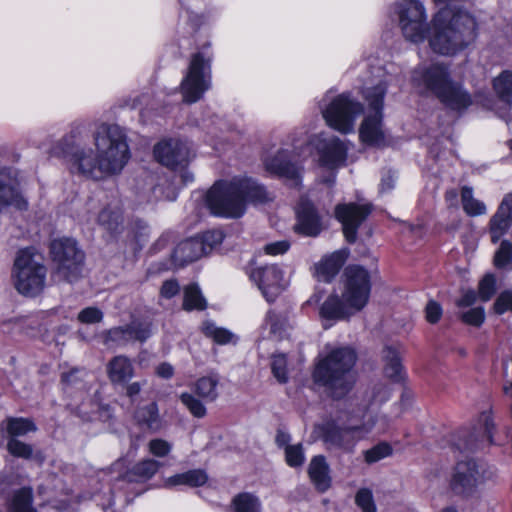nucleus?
<instances>
[{
	"label": "nucleus",
	"mask_w": 512,
	"mask_h": 512,
	"mask_svg": "<svg viewBox=\"0 0 512 512\" xmlns=\"http://www.w3.org/2000/svg\"><path fill=\"white\" fill-rule=\"evenodd\" d=\"M265 170L271 175L284 179L291 186H299L302 181L301 166L291 159V152L279 149L275 154L264 159Z\"/></svg>",
	"instance_id": "19"
},
{
	"label": "nucleus",
	"mask_w": 512,
	"mask_h": 512,
	"mask_svg": "<svg viewBox=\"0 0 512 512\" xmlns=\"http://www.w3.org/2000/svg\"><path fill=\"white\" fill-rule=\"evenodd\" d=\"M494 422L490 411H483L469 428L459 430L454 445L461 451H475L493 444Z\"/></svg>",
	"instance_id": "14"
},
{
	"label": "nucleus",
	"mask_w": 512,
	"mask_h": 512,
	"mask_svg": "<svg viewBox=\"0 0 512 512\" xmlns=\"http://www.w3.org/2000/svg\"><path fill=\"white\" fill-rule=\"evenodd\" d=\"M395 14L404 38L414 44L428 40L437 54L452 56L466 49L477 36L475 18L467 11L446 5L427 22V11L420 0H401Z\"/></svg>",
	"instance_id": "1"
},
{
	"label": "nucleus",
	"mask_w": 512,
	"mask_h": 512,
	"mask_svg": "<svg viewBox=\"0 0 512 512\" xmlns=\"http://www.w3.org/2000/svg\"><path fill=\"white\" fill-rule=\"evenodd\" d=\"M491 477L492 473L486 475L483 465L478 464L474 459H467L457 462L449 486L453 493L469 496L476 491L481 483Z\"/></svg>",
	"instance_id": "15"
},
{
	"label": "nucleus",
	"mask_w": 512,
	"mask_h": 512,
	"mask_svg": "<svg viewBox=\"0 0 512 512\" xmlns=\"http://www.w3.org/2000/svg\"><path fill=\"white\" fill-rule=\"evenodd\" d=\"M147 179L149 180L148 184L150 190V194L147 196L148 202H155L159 200L175 201L177 199L178 191L174 185L169 184L164 188L163 184H156V176L153 174H149Z\"/></svg>",
	"instance_id": "39"
},
{
	"label": "nucleus",
	"mask_w": 512,
	"mask_h": 512,
	"mask_svg": "<svg viewBox=\"0 0 512 512\" xmlns=\"http://www.w3.org/2000/svg\"><path fill=\"white\" fill-rule=\"evenodd\" d=\"M462 206L466 214L469 216H480L487 212L485 204L474 198L471 187L464 186L461 190Z\"/></svg>",
	"instance_id": "42"
},
{
	"label": "nucleus",
	"mask_w": 512,
	"mask_h": 512,
	"mask_svg": "<svg viewBox=\"0 0 512 512\" xmlns=\"http://www.w3.org/2000/svg\"><path fill=\"white\" fill-rule=\"evenodd\" d=\"M107 375L114 385L127 384L134 377L131 360L124 355L113 357L107 364Z\"/></svg>",
	"instance_id": "30"
},
{
	"label": "nucleus",
	"mask_w": 512,
	"mask_h": 512,
	"mask_svg": "<svg viewBox=\"0 0 512 512\" xmlns=\"http://www.w3.org/2000/svg\"><path fill=\"white\" fill-rule=\"evenodd\" d=\"M179 290H180V286L176 280H174V279L166 280L162 284V287L160 289V295L163 298L170 299V298L174 297L175 295H177L179 293Z\"/></svg>",
	"instance_id": "59"
},
{
	"label": "nucleus",
	"mask_w": 512,
	"mask_h": 512,
	"mask_svg": "<svg viewBox=\"0 0 512 512\" xmlns=\"http://www.w3.org/2000/svg\"><path fill=\"white\" fill-rule=\"evenodd\" d=\"M309 143L316 150L322 167L335 170L345 165L349 149L346 141L334 135L319 133Z\"/></svg>",
	"instance_id": "17"
},
{
	"label": "nucleus",
	"mask_w": 512,
	"mask_h": 512,
	"mask_svg": "<svg viewBox=\"0 0 512 512\" xmlns=\"http://www.w3.org/2000/svg\"><path fill=\"white\" fill-rule=\"evenodd\" d=\"M345 286L340 299L329 296L320 308V316L325 321H338L361 311L368 303L371 292L369 272L358 265L345 269Z\"/></svg>",
	"instance_id": "8"
},
{
	"label": "nucleus",
	"mask_w": 512,
	"mask_h": 512,
	"mask_svg": "<svg viewBox=\"0 0 512 512\" xmlns=\"http://www.w3.org/2000/svg\"><path fill=\"white\" fill-rule=\"evenodd\" d=\"M50 253L57 265V274L73 282L78 279L82 272L84 253L78 248L72 238H57L50 244Z\"/></svg>",
	"instance_id": "13"
},
{
	"label": "nucleus",
	"mask_w": 512,
	"mask_h": 512,
	"mask_svg": "<svg viewBox=\"0 0 512 512\" xmlns=\"http://www.w3.org/2000/svg\"><path fill=\"white\" fill-rule=\"evenodd\" d=\"M399 82L398 76L387 67H371L362 78L361 95L367 104V113L359 129L361 141L372 147L390 144V135L384 126V99L388 87Z\"/></svg>",
	"instance_id": "6"
},
{
	"label": "nucleus",
	"mask_w": 512,
	"mask_h": 512,
	"mask_svg": "<svg viewBox=\"0 0 512 512\" xmlns=\"http://www.w3.org/2000/svg\"><path fill=\"white\" fill-rule=\"evenodd\" d=\"M134 417L139 425L149 430L157 431L161 427L158 406L155 402L137 408Z\"/></svg>",
	"instance_id": "36"
},
{
	"label": "nucleus",
	"mask_w": 512,
	"mask_h": 512,
	"mask_svg": "<svg viewBox=\"0 0 512 512\" xmlns=\"http://www.w3.org/2000/svg\"><path fill=\"white\" fill-rule=\"evenodd\" d=\"M148 447L149 452L156 457H165L172 449V445L168 441L160 438L152 439Z\"/></svg>",
	"instance_id": "54"
},
{
	"label": "nucleus",
	"mask_w": 512,
	"mask_h": 512,
	"mask_svg": "<svg viewBox=\"0 0 512 512\" xmlns=\"http://www.w3.org/2000/svg\"><path fill=\"white\" fill-rule=\"evenodd\" d=\"M355 503L362 512H377L373 493L369 488H361L357 491Z\"/></svg>",
	"instance_id": "47"
},
{
	"label": "nucleus",
	"mask_w": 512,
	"mask_h": 512,
	"mask_svg": "<svg viewBox=\"0 0 512 512\" xmlns=\"http://www.w3.org/2000/svg\"><path fill=\"white\" fill-rule=\"evenodd\" d=\"M308 474L317 490L324 492L330 487L329 465L324 456L317 455L311 459Z\"/></svg>",
	"instance_id": "32"
},
{
	"label": "nucleus",
	"mask_w": 512,
	"mask_h": 512,
	"mask_svg": "<svg viewBox=\"0 0 512 512\" xmlns=\"http://www.w3.org/2000/svg\"><path fill=\"white\" fill-rule=\"evenodd\" d=\"M230 512H262V502L254 493L241 492L232 498Z\"/></svg>",
	"instance_id": "37"
},
{
	"label": "nucleus",
	"mask_w": 512,
	"mask_h": 512,
	"mask_svg": "<svg viewBox=\"0 0 512 512\" xmlns=\"http://www.w3.org/2000/svg\"><path fill=\"white\" fill-rule=\"evenodd\" d=\"M160 464L153 459H145L136 464L131 471L122 472L125 468V461L118 460L111 467V473L116 472L114 480L117 482H138L150 479L159 469Z\"/></svg>",
	"instance_id": "25"
},
{
	"label": "nucleus",
	"mask_w": 512,
	"mask_h": 512,
	"mask_svg": "<svg viewBox=\"0 0 512 512\" xmlns=\"http://www.w3.org/2000/svg\"><path fill=\"white\" fill-rule=\"evenodd\" d=\"M196 237L203 244L204 255L210 253L214 248L219 246L224 239V235L221 230H208Z\"/></svg>",
	"instance_id": "45"
},
{
	"label": "nucleus",
	"mask_w": 512,
	"mask_h": 512,
	"mask_svg": "<svg viewBox=\"0 0 512 512\" xmlns=\"http://www.w3.org/2000/svg\"><path fill=\"white\" fill-rule=\"evenodd\" d=\"M476 299V292L474 290H467L463 292L462 296L457 300L456 305L459 308L470 307L476 302Z\"/></svg>",
	"instance_id": "61"
},
{
	"label": "nucleus",
	"mask_w": 512,
	"mask_h": 512,
	"mask_svg": "<svg viewBox=\"0 0 512 512\" xmlns=\"http://www.w3.org/2000/svg\"><path fill=\"white\" fill-rule=\"evenodd\" d=\"M271 371L279 383H286L288 381L287 359L285 354L279 353L272 356Z\"/></svg>",
	"instance_id": "44"
},
{
	"label": "nucleus",
	"mask_w": 512,
	"mask_h": 512,
	"mask_svg": "<svg viewBox=\"0 0 512 512\" xmlns=\"http://www.w3.org/2000/svg\"><path fill=\"white\" fill-rule=\"evenodd\" d=\"M202 333L219 345L236 344L237 335L230 330L217 326L213 321L207 320L202 323Z\"/></svg>",
	"instance_id": "38"
},
{
	"label": "nucleus",
	"mask_w": 512,
	"mask_h": 512,
	"mask_svg": "<svg viewBox=\"0 0 512 512\" xmlns=\"http://www.w3.org/2000/svg\"><path fill=\"white\" fill-rule=\"evenodd\" d=\"M382 358L385 363V375L394 382H401L404 379V370L397 349L386 345L382 351Z\"/></svg>",
	"instance_id": "34"
},
{
	"label": "nucleus",
	"mask_w": 512,
	"mask_h": 512,
	"mask_svg": "<svg viewBox=\"0 0 512 512\" xmlns=\"http://www.w3.org/2000/svg\"><path fill=\"white\" fill-rule=\"evenodd\" d=\"M460 318L465 324L479 327L485 320V312L482 307H474L461 312Z\"/></svg>",
	"instance_id": "51"
},
{
	"label": "nucleus",
	"mask_w": 512,
	"mask_h": 512,
	"mask_svg": "<svg viewBox=\"0 0 512 512\" xmlns=\"http://www.w3.org/2000/svg\"><path fill=\"white\" fill-rule=\"evenodd\" d=\"M396 181V175L392 171L385 172L381 177L380 192L386 193L394 188Z\"/></svg>",
	"instance_id": "60"
},
{
	"label": "nucleus",
	"mask_w": 512,
	"mask_h": 512,
	"mask_svg": "<svg viewBox=\"0 0 512 512\" xmlns=\"http://www.w3.org/2000/svg\"><path fill=\"white\" fill-rule=\"evenodd\" d=\"M286 463L290 467H299L304 463L305 456L301 444L287 446L285 448Z\"/></svg>",
	"instance_id": "50"
},
{
	"label": "nucleus",
	"mask_w": 512,
	"mask_h": 512,
	"mask_svg": "<svg viewBox=\"0 0 512 512\" xmlns=\"http://www.w3.org/2000/svg\"><path fill=\"white\" fill-rule=\"evenodd\" d=\"M77 218L82 224L98 225L112 236L119 232L123 222L121 201L116 194L98 191L88 198Z\"/></svg>",
	"instance_id": "10"
},
{
	"label": "nucleus",
	"mask_w": 512,
	"mask_h": 512,
	"mask_svg": "<svg viewBox=\"0 0 512 512\" xmlns=\"http://www.w3.org/2000/svg\"><path fill=\"white\" fill-rule=\"evenodd\" d=\"M297 224L295 230L305 236H317L321 231L320 217L313 204L306 198H301L297 208Z\"/></svg>",
	"instance_id": "26"
},
{
	"label": "nucleus",
	"mask_w": 512,
	"mask_h": 512,
	"mask_svg": "<svg viewBox=\"0 0 512 512\" xmlns=\"http://www.w3.org/2000/svg\"><path fill=\"white\" fill-rule=\"evenodd\" d=\"M155 159L162 165L177 170L178 166L187 165L190 159V149L187 143L179 139L163 140L155 145Z\"/></svg>",
	"instance_id": "22"
},
{
	"label": "nucleus",
	"mask_w": 512,
	"mask_h": 512,
	"mask_svg": "<svg viewBox=\"0 0 512 512\" xmlns=\"http://www.w3.org/2000/svg\"><path fill=\"white\" fill-rule=\"evenodd\" d=\"M180 5L179 19L187 22L197 30L209 22L210 16L207 12L199 11L200 0H178Z\"/></svg>",
	"instance_id": "31"
},
{
	"label": "nucleus",
	"mask_w": 512,
	"mask_h": 512,
	"mask_svg": "<svg viewBox=\"0 0 512 512\" xmlns=\"http://www.w3.org/2000/svg\"><path fill=\"white\" fill-rule=\"evenodd\" d=\"M370 212V204L348 203L336 206V219L342 224L344 236L349 243L356 241L357 230Z\"/></svg>",
	"instance_id": "20"
},
{
	"label": "nucleus",
	"mask_w": 512,
	"mask_h": 512,
	"mask_svg": "<svg viewBox=\"0 0 512 512\" xmlns=\"http://www.w3.org/2000/svg\"><path fill=\"white\" fill-rule=\"evenodd\" d=\"M151 334L149 323L132 321L129 325L108 330L104 337V344L108 348L123 347L134 341L145 342Z\"/></svg>",
	"instance_id": "21"
},
{
	"label": "nucleus",
	"mask_w": 512,
	"mask_h": 512,
	"mask_svg": "<svg viewBox=\"0 0 512 512\" xmlns=\"http://www.w3.org/2000/svg\"><path fill=\"white\" fill-rule=\"evenodd\" d=\"M290 248V243L286 240L276 241L269 244H266L264 247V251L268 255L277 256L284 254Z\"/></svg>",
	"instance_id": "57"
},
{
	"label": "nucleus",
	"mask_w": 512,
	"mask_h": 512,
	"mask_svg": "<svg viewBox=\"0 0 512 512\" xmlns=\"http://www.w3.org/2000/svg\"><path fill=\"white\" fill-rule=\"evenodd\" d=\"M249 277L267 302H273L287 286L283 270L276 264L251 268Z\"/></svg>",
	"instance_id": "18"
},
{
	"label": "nucleus",
	"mask_w": 512,
	"mask_h": 512,
	"mask_svg": "<svg viewBox=\"0 0 512 512\" xmlns=\"http://www.w3.org/2000/svg\"><path fill=\"white\" fill-rule=\"evenodd\" d=\"M357 355L347 346L327 345L315 363L312 373L316 384L323 386L334 397L345 396L355 383L353 367Z\"/></svg>",
	"instance_id": "7"
},
{
	"label": "nucleus",
	"mask_w": 512,
	"mask_h": 512,
	"mask_svg": "<svg viewBox=\"0 0 512 512\" xmlns=\"http://www.w3.org/2000/svg\"><path fill=\"white\" fill-rule=\"evenodd\" d=\"M183 307L187 311L194 309L203 310L206 308V301L196 284H190L185 288Z\"/></svg>",
	"instance_id": "43"
},
{
	"label": "nucleus",
	"mask_w": 512,
	"mask_h": 512,
	"mask_svg": "<svg viewBox=\"0 0 512 512\" xmlns=\"http://www.w3.org/2000/svg\"><path fill=\"white\" fill-rule=\"evenodd\" d=\"M492 87L498 100L512 109V70H503L494 77Z\"/></svg>",
	"instance_id": "35"
},
{
	"label": "nucleus",
	"mask_w": 512,
	"mask_h": 512,
	"mask_svg": "<svg viewBox=\"0 0 512 512\" xmlns=\"http://www.w3.org/2000/svg\"><path fill=\"white\" fill-rule=\"evenodd\" d=\"M180 400L194 417L203 418L206 415L207 410L204 404L191 393H182Z\"/></svg>",
	"instance_id": "46"
},
{
	"label": "nucleus",
	"mask_w": 512,
	"mask_h": 512,
	"mask_svg": "<svg viewBox=\"0 0 512 512\" xmlns=\"http://www.w3.org/2000/svg\"><path fill=\"white\" fill-rule=\"evenodd\" d=\"M389 398V388L384 384H377L367 392L365 403L356 411L344 412L337 420L318 425L317 430L326 446L329 449L351 453L358 441L356 434L362 435L372 431L378 434L385 432L386 417H378L375 411Z\"/></svg>",
	"instance_id": "3"
},
{
	"label": "nucleus",
	"mask_w": 512,
	"mask_h": 512,
	"mask_svg": "<svg viewBox=\"0 0 512 512\" xmlns=\"http://www.w3.org/2000/svg\"><path fill=\"white\" fill-rule=\"evenodd\" d=\"M47 269L43 255L35 247L19 249L16 253L12 278L16 290L25 296L38 295L45 286Z\"/></svg>",
	"instance_id": "9"
},
{
	"label": "nucleus",
	"mask_w": 512,
	"mask_h": 512,
	"mask_svg": "<svg viewBox=\"0 0 512 512\" xmlns=\"http://www.w3.org/2000/svg\"><path fill=\"white\" fill-rule=\"evenodd\" d=\"M479 297L482 301L490 300L496 292V278L493 274H486L479 282Z\"/></svg>",
	"instance_id": "49"
},
{
	"label": "nucleus",
	"mask_w": 512,
	"mask_h": 512,
	"mask_svg": "<svg viewBox=\"0 0 512 512\" xmlns=\"http://www.w3.org/2000/svg\"><path fill=\"white\" fill-rule=\"evenodd\" d=\"M211 44L194 53L190 59L186 73L179 85L182 101L186 104L198 102L211 88Z\"/></svg>",
	"instance_id": "12"
},
{
	"label": "nucleus",
	"mask_w": 512,
	"mask_h": 512,
	"mask_svg": "<svg viewBox=\"0 0 512 512\" xmlns=\"http://www.w3.org/2000/svg\"><path fill=\"white\" fill-rule=\"evenodd\" d=\"M204 255V247L197 237H192L180 242L172 253V260L176 266H184L187 263L198 260Z\"/></svg>",
	"instance_id": "29"
},
{
	"label": "nucleus",
	"mask_w": 512,
	"mask_h": 512,
	"mask_svg": "<svg viewBox=\"0 0 512 512\" xmlns=\"http://www.w3.org/2000/svg\"><path fill=\"white\" fill-rule=\"evenodd\" d=\"M348 257L347 250H338L323 257L315 266L319 281L330 282L340 271Z\"/></svg>",
	"instance_id": "28"
},
{
	"label": "nucleus",
	"mask_w": 512,
	"mask_h": 512,
	"mask_svg": "<svg viewBox=\"0 0 512 512\" xmlns=\"http://www.w3.org/2000/svg\"><path fill=\"white\" fill-rule=\"evenodd\" d=\"M391 452L392 449L387 443H380L366 450L364 452V458L368 464H372L386 458Z\"/></svg>",
	"instance_id": "48"
},
{
	"label": "nucleus",
	"mask_w": 512,
	"mask_h": 512,
	"mask_svg": "<svg viewBox=\"0 0 512 512\" xmlns=\"http://www.w3.org/2000/svg\"><path fill=\"white\" fill-rule=\"evenodd\" d=\"M319 109L327 126L341 134L354 132L356 120L364 111L362 103L351 93L332 96L331 91L320 100Z\"/></svg>",
	"instance_id": "11"
},
{
	"label": "nucleus",
	"mask_w": 512,
	"mask_h": 512,
	"mask_svg": "<svg viewBox=\"0 0 512 512\" xmlns=\"http://www.w3.org/2000/svg\"><path fill=\"white\" fill-rule=\"evenodd\" d=\"M275 441L279 447L286 448L287 446H290V435L284 430H278Z\"/></svg>",
	"instance_id": "64"
},
{
	"label": "nucleus",
	"mask_w": 512,
	"mask_h": 512,
	"mask_svg": "<svg viewBox=\"0 0 512 512\" xmlns=\"http://www.w3.org/2000/svg\"><path fill=\"white\" fill-rule=\"evenodd\" d=\"M273 194L256 179L237 175L216 181L205 194V205L217 217H242L249 203L258 205L272 201Z\"/></svg>",
	"instance_id": "5"
},
{
	"label": "nucleus",
	"mask_w": 512,
	"mask_h": 512,
	"mask_svg": "<svg viewBox=\"0 0 512 512\" xmlns=\"http://www.w3.org/2000/svg\"><path fill=\"white\" fill-rule=\"evenodd\" d=\"M192 123L206 134L205 141L215 150H219V145L226 140V133L236 129L235 125L227 118L210 111L204 112L200 121L196 120Z\"/></svg>",
	"instance_id": "23"
},
{
	"label": "nucleus",
	"mask_w": 512,
	"mask_h": 512,
	"mask_svg": "<svg viewBox=\"0 0 512 512\" xmlns=\"http://www.w3.org/2000/svg\"><path fill=\"white\" fill-rule=\"evenodd\" d=\"M3 437L7 439L8 452L17 458L30 459L33 457L32 445L21 441L19 438L30 432H35V423L27 418H8L0 425Z\"/></svg>",
	"instance_id": "16"
},
{
	"label": "nucleus",
	"mask_w": 512,
	"mask_h": 512,
	"mask_svg": "<svg viewBox=\"0 0 512 512\" xmlns=\"http://www.w3.org/2000/svg\"><path fill=\"white\" fill-rule=\"evenodd\" d=\"M284 326V319L281 315L270 310L267 312L264 319L263 328L269 329V334L277 335L281 332Z\"/></svg>",
	"instance_id": "52"
},
{
	"label": "nucleus",
	"mask_w": 512,
	"mask_h": 512,
	"mask_svg": "<svg viewBox=\"0 0 512 512\" xmlns=\"http://www.w3.org/2000/svg\"><path fill=\"white\" fill-rule=\"evenodd\" d=\"M80 127L72 128L57 143V148L66 157L69 170L87 179L101 180L119 175L131 158L127 133L117 124L102 122L93 132L96 151L77 142Z\"/></svg>",
	"instance_id": "2"
},
{
	"label": "nucleus",
	"mask_w": 512,
	"mask_h": 512,
	"mask_svg": "<svg viewBox=\"0 0 512 512\" xmlns=\"http://www.w3.org/2000/svg\"><path fill=\"white\" fill-rule=\"evenodd\" d=\"M208 481V475L203 469H192L183 473L172 475L164 480V486L173 488L178 486H188L196 488L203 486Z\"/></svg>",
	"instance_id": "33"
},
{
	"label": "nucleus",
	"mask_w": 512,
	"mask_h": 512,
	"mask_svg": "<svg viewBox=\"0 0 512 512\" xmlns=\"http://www.w3.org/2000/svg\"><path fill=\"white\" fill-rule=\"evenodd\" d=\"M0 204L12 206L19 211L28 209V202L18 190L16 175L12 168L0 167Z\"/></svg>",
	"instance_id": "24"
},
{
	"label": "nucleus",
	"mask_w": 512,
	"mask_h": 512,
	"mask_svg": "<svg viewBox=\"0 0 512 512\" xmlns=\"http://www.w3.org/2000/svg\"><path fill=\"white\" fill-rule=\"evenodd\" d=\"M156 374L160 378L170 379L174 374V368L171 364L163 362L156 367Z\"/></svg>",
	"instance_id": "62"
},
{
	"label": "nucleus",
	"mask_w": 512,
	"mask_h": 512,
	"mask_svg": "<svg viewBox=\"0 0 512 512\" xmlns=\"http://www.w3.org/2000/svg\"><path fill=\"white\" fill-rule=\"evenodd\" d=\"M411 81L422 93L435 96L451 111L463 113L473 103L495 111L496 101L489 92L478 91L472 97L462 83L451 78L449 67L443 63L419 65L413 70Z\"/></svg>",
	"instance_id": "4"
},
{
	"label": "nucleus",
	"mask_w": 512,
	"mask_h": 512,
	"mask_svg": "<svg viewBox=\"0 0 512 512\" xmlns=\"http://www.w3.org/2000/svg\"><path fill=\"white\" fill-rule=\"evenodd\" d=\"M32 489L29 487H23L14 492L10 503V512H37L32 505Z\"/></svg>",
	"instance_id": "40"
},
{
	"label": "nucleus",
	"mask_w": 512,
	"mask_h": 512,
	"mask_svg": "<svg viewBox=\"0 0 512 512\" xmlns=\"http://www.w3.org/2000/svg\"><path fill=\"white\" fill-rule=\"evenodd\" d=\"M85 375V371L73 368L69 372H63L61 376L62 384L66 387L74 385Z\"/></svg>",
	"instance_id": "58"
},
{
	"label": "nucleus",
	"mask_w": 512,
	"mask_h": 512,
	"mask_svg": "<svg viewBox=\"0 0 512 512\" xmlns=\"http://www.w3.org/2000/svg\"><path fill=\"white\" fill-rule=\"evenodd\" d=\"M495 311L498 314H503L508 310L512 311V291H504L502 292L496 302H495Z\"/></svg>",
	"instance_id": "56"
},
{
	"label": "nucleus",
	"mask_w": 512,
	"mask_h": 512,
	"mask_svg": "<svg viewBox=\"0 0 512 512\" xmlns=\"http://www.w3.org/2000/svg\"><path fill=\"white\" fill-rule=\"evenodd\" d=\"M77 319L83 324H95L102 321L103 313L96 307H87L79 312Z\"/></svg>",
	"instance_id": "53"
},
{
	"label": "nucleus",
	"mask_w": 512,
	"mask_h": 512,
	"mask_svg": "<svg viewBox=\"0 0 512 512\" xmlns=\"http://www.w3.org/2000/svg\"><path fill=\"white\" fill-rule=\"evenodd\" d=\"M442 313H443L442 307L438 302H436L434 300H430L427 303L426 308H425V315H426V320L429 323H431V324L437 323L440 320Z\"/></svg>",
	"instance_id": "55"
},
{
	"label": "nucleus",
	"mask_w": 512,
	"mask_h": 512,
	"mask_svg": "<svg viewBox=\"0 0 512 512\" xmlns=\"http://www.w3.org/2000/svg\"><path fill=\"white\" fill-rule=\"evenodd\" d=\"M219 379L216 375L199 378L195 385V393L206 401L212 402L218 397L217 386Z\"/></svg>",
	"instance_id": "41"
},
{
	"label": "nucleus",
	"mask_w": 512,
	"mask_h": 512,
	"mask_svg": "<svg viewBox=\"0 0 512 512\" xmlns=\"http://www.w3.org/2000/svg\"><path fill=\"white\" fill-rule=\"evenodd\" d=\"M146 382L144 381L143 383L142 382H138V381H135V382H132V383H129L126 387V395L131 399L133 400L134 397H136L140 392H141V389H142V386L145 384Z\"/></svg>",
	"instance_id": "63"
},
{
	"label": "nucleus",
	"mask_w": 512,
	"mask_h": 512,
	"mask_svg": "<svg viewBox=\"0 0 512 512\" xmlns=\"http://www.w3.org/2000/svg\"><path fill=\"white\" fill-rule=\"evenodd\" d=\"M512 225V194L507 195L489 222L492 243L499 242Z\"/></svg>",
	"instance_id": "27"
}]
</instances>
